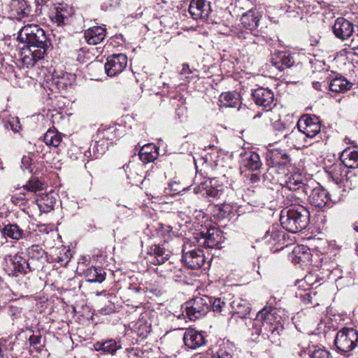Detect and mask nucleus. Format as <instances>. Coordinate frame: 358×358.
Here are the masks:
<instances>
[{
    "label": "nucleus",
    "instance_id": "nucleus-1",
    "mask_svg": "<svg viewBox=\"0 0 358 358\" xmlns=\"http://www.w3.org/2000/svg\"><path fill=\"white\" fill-rule=\"evenodd\" d=\"M18 41L23 44L20 48L23 64L34 67L44 59L50 42L44 30L37 24H27L19 32Z\"/></svg>",
    "mask_w": 358,
    "mask_h": 358
},
{
    "label": "nucleus",
    "instance_id": "nucleus-2",
    "mask_svg": "<svg viewBox=\"0 0 358 358\" xmlns=\"http://www.w3.org/2000/svg\"><path fill=\"white\" fill-rule=\"evenodd\" d=\"M283 330L282 317L278 310L272 306H266L258 312L251 329L252 335L256 338L262 336L275 344L280 342Z\"/></svg>",
    "mask_w": 358,
    "mask_h": 358
},
{
    "label": "nucleus",
    "instance_id": "nucleus-3",
    "mask_svg": "<svg viewBox=\"0 0 358 358\" xmlns=\"http://www.w3.org/2000/svg\"><path fill=\"white\" fill-rule=\"evenodd\" d=\"M310 213L303 206L287 207L281 211V226L287 231L297 233L306 228L309 224Z\"/></svg>",
    "mask_w": 358,
    "mask_h": 358
},
{
    "label": "nucleus",
    "instance_id": "nucleus-4",
    "mask_svg": "<svg viewBox=\"0 0 358 358\" xmlns=\"http://www.w3.org/2000/svg\"><path fill=\"white\" fill-rule=\"evenodd\" d=\"M205 194L204 196V193H203V200L205 199L206 202L210 203L207 210L211 213L214 217L224 219L230 214L231 206L229 204L217 202L223 194L222 190L213 187L207 189L206 187Z\"/></svg>",
    "mask_w": 358,
    "mask_h": 358
},
{
    "label": "nucleus",
    "instance_id": "nucleus-5",
    "mask_svg": "<svg viewBox=\"0 0 358 358\" xmlns=\"http://www.w3.org/2000/svg\"><path fill=\"white\" fill-rule=\"evenodd\" d=\"M334 343L341 353L350 352L357 345L358 333L352 328H343L337 332Z\"/></svg>",
    "mask_w": 358,
    "mask_h": 358
},
{
    "label": "nucleus",
    "instance_id": "nucleus-6",
    "mask_svg": "<svg viewBox=\"0 0 358 358\" xmlns=\"http://www.w3.org/2000/svg\"><path fill=\"white\" fill-rule=\"evenodd\" d=\"M3 269L10 276H17L19 274L27 273L31 266L24 257L20 255H7L3 264Z\"/></svg>",
    "mask_w": 358,
    "mask_h": 358
},
{
    "label": "nucleus",
    "instance_id": "nucleus-7",
    "mask_svg": "<svg viewBox=\"0 0 358 358\" xmlns=\"http://www.w3.org/2000/svg\"><path fill=\"white\" fill-rule=\"evenodd\" d=\"M297 127L303 134L313 138L320 133L321 125L319 118L315 115H305L297 122Z\"/></svg>",
    "mask_w": 358,
    "mask_h": 358
},
{
    "label": "nucleus",
    "instance_id": "nucleus-8",
    "mask_svg": "<svg viewBox=\"0 0 358 358\" xmlns=\"http://www.w3.org/2000/svg\"><path fill=\"white\" fill-rule=\"evenodd\" d=\"M127 57L124 54L113 55L107 58L104 68L108 76H115L121 73L127 66Z\"/></svg>",
    "mask_w": 358,
    "mask_h": 358
},
{
    "label": "nucleus",
    "instance_id": "nucleus-9",
    "mask_svg": "<svg viewBox=\"0 0 358 358\" xmlns=\"http://www.w3.org/2000/svg\"><path fill=\"white\" fill-rule=\"evenodd\" d=\"M347 168L341 162V163L332 164L326 172L336 184H340L345 181L348 182L354 174L351 171H348Z\"/></svg>",
    "mask_w": 358,
    "mask_h": 358
},
{
    "label": "nucleus",
    "instance_id": "nucleus-10",
    "mask_svg": "<svg viewBox=\"0 0 358 358\" xmlns=\"http://www.w3.org/2000/svg\"><path fill=\"white\" fill-rule=\"evenodd\" d=\"M252 96L255 103L265 109L271 110L275 105L273 92L268 88L259 87L255 90Z\"/></svg>",
    "mask_w": 358,
    "mask_h": 358
},
{
    "label": "nucleus",
    "instance_id": "nucleus-11",
    "mask_svg": "<svg viewBox=\"0 0 358 358\" xmlns=\"http://www.w3.org/2000/svg\"><path fill=\"white\" fill-rule=\"evenodd\" d=\"M234 346L227 341H222L220 344L206 352L205 358H233Z\"/></svg>",
    "mask_w": 358,
    "mask_h": 358
},
{
    "label": "nucleus",
    "instance_id": "nucleus-12",
    "mask_svg": "<svg viewBox=\"0 0 358 358\" xmlns=\"http://www.w3.org/2000/svg\"><path fill=\"white\" fill-rule=\"evenodd\" d=\"M308 199L313 206L320 208L325 207L330 201L334 203L337 201L335 199H333L330 197L326 189L320 187L311 190Z\"/></svg>",
    "mask_w": 358,
    "mask_h": 358
},
{
    "label": "nucleus",
    "instance_id": "nucleus-13",
    "mask_svg": "<svg viewBox=\"0 0 358 358\" xmlns=\"http://www.w3.org/2000/svg\"><path fill=\"white\" fill-rule=\"evenodd\" d=\"M332 30L336 38L344 41L352 36L354 26L344 17H338L336 20Z\"/></svg>",
    "mask_w": 358,
    "mask_h": 358
},
{
    "label": "nucleus",
    "instance_id": "nucleus-14",
    "mask_svg": "<svg viewBox=\"0 0 358 358\" xmlns=\"http://www.w3.org/2000/svg\"><path fill=\"white\" fill-rule=\"evenodd\" d=\"M271 64L280 71L291 67L294 63L292 55L287 52H278L274 54L271 59Z\"/></svg>",
    "mask_w": 358,
    "mask_h": 358
},
{
    "label": "nucleus",
    "instance_id": "nucleus-15",
    "mask_svg": "<svg viewBox=\"0 0 358 358\" xmlns=\"http://www.w3.org/2000/svg\"><path fill=\"white\" fill-rule=\"evenodd\" d=\"M201 250H192L187 252L184 256L183 259L187 264V266L192 268V270H195V271H192L191 273L192 275L194 276H199L201 273L200 268L201 267Z\"/></svg>",
    "mask_w": 358,
    "mask_h": 358
},
{
    "label": "nucleus",
    "instance_id": "nucleus-16",
    "mask_svg": "<svg viewBox=\"0 0 358 358\" xmlns=\"http://www.w3.org/2000/svg\"><path fill=\"white\" fill-rule=\"evenodd\" d=\"M343 164L349 169L358 168V146L345 148L340 156Z\"/></svg>",
    "mask_w": 358,
    "mask_h": 358
},
{
    "label": "nucleus",
    "instance_id": "nucleus-17",
    "mask_svg": "<svg viewBox=\"0 0 358 358\" xmlns=\"http://www.w3.org/2000/svg\"><path fill=\"white\" fill-rule=\"evenodd\" d=\"M284 186L289 190H301L310 189L308 185L303 182V176L299 173L287 174Z\"/></svg>",
    "mask_w": 358,
    "mask_h": 358
},
{
    "label": "nucleus",
    "instance_id": "nucleus-18",
    "mask_svg": "<svg viewBox=\"0 0 358 358\" xmlns=\"http://www.w3.org/2000/svg\"><path fill=\"white\" fill-rule=\"evenodd\" d=\"M106 29L103 27H93L85 32V38L90 45H96L103 41L106 37Z\"/></svg>",
    "mask_w": 358,
    "mask_h": 358
},
{
    "label": "nucleus",
    "instance_id": "nucleus-19",
    "mask_svg": "<svg viewBox=\"0 0 358 358\" xmlns=\"http://www.w3.org/2000/svg\"><path fill=\"white\" fill-rule=\"evenodd\" d=\"M10 9L13 14L20 20L28 17L31 9L25 0H12Z\"/></svg>",
    "mask_w": 358,
    "mask_h": 358
},
{
    "label": "nucleus",
    "instance_id": "nucleus-20",
    "mask_svg": "<svg viewBox=\"0 0 358 358\" xmlns=\"http://www.w3.org/2000/svg\"><path fill=\"white\" fill-rule=\"evenodd\" d=\"M206 234L203 232V238H205V242L203 246L214 248L217 247L222 242V236L221 231L215 227H208Z\"/></svg>",
    "mask_w": 358,
    "mask_h": 358
},
{
    "label": "nucleus",
    "instance_id": "nucleus-21",
    "mask_svg": "<svg viewBox=\"0 0 358 358\" xmlns=\"http://www.w3.org/2000/svg\"><path fill=\"white\" fill-rule=\"evenodd\" d=\"M241 164L244 168L254 171L259 170L262 163L259 155L257 152L248 151L245 152L242 156Z\"/></svg>",
    "mask_w": 358,
    "mask_h": 358
},
{
    "label": "nucleus",
    "instance_id": "nucleus-22",
    "mask_svg": "<svg viewBox=\"0 0 358 358\" xmlns=\"http://www.w3.org/2000/svg\"><path fill=\"white\" fill-rule=\"evenodd\" d=\"M269 159V164L273 166L285 167L289 164L290 159L289 155L280 150H273L267 155Z\"/></svg>",
    "mask_w": 358,
    "mask_h": 358
},
{
    "label": "nucleus",
    "instance_id": "nucleus-23",
    "mask_svg": "<svg viewBox=\"0 0 358 358\" xmlns=\"http://www.w3.org/2000/svg\"><path fill=\"white\" fill-rule=\"evenodd\" d=\"M260 17L259 12L257 9H250L242 15L241 24L245 29L253 30L258 27Z\"/></svg>",
    "mask_w": 358,
    "mask_h": 358
},
{
    "label": "nucleus",
    "instance_id": "nucleus-24",
    "mask_svg": "<svg viewBox=\"0 0 358 358\" xmlns=\"http://www.w3.org/2000/svg\"><path fill=\"white\" fill-rule=\"evenodd\" d=\"M120 136L119 129L115 126H110L107 128L99 129L96 133V138L102 142L112 144L113 141Z\"/></svg>",
    "mask_w": 358,
    "mask_h": 358
},
{
    "label": "nucleus",
    "instance_id": "nucleus-25",
    "mask_svg": "<svg viewBox=\"0 0 358 358\" xmlns=\"http://www.w3.org/2000/svg\"><path fill=\"white\" fill-rule=\"evenodd\" d=\"M56 199L52 192L39 194L36 199V204L42 213H49L53 208Z\"/></svg>",
    "mask_w": 358,
    "mask_h": 358
},
{
    "label": "nucleus",
    "instance_id": "nucleus-26",
    "mask_svg": "<svg viewBox=\"0 0 358 358\" xmlns=\"http://www.w3.org/2000/svg\"><path fill=\"white\" fill-rule=\"evenodd\" d=\"M2 234L14 241H19L25 236V231L17 224H6L1 230Z\"/></svg>",
    "mask_w": 358,
    "mask_h": 358
},
{
    "label": "nucleus",
    "instance_id": "nucleus-27",
    "mask_svg": "<svg viewBox=\"0 0 358 358\" xmlns=\"http://www.w3.org/2000/svg\"><path fill=\"white\" fill-rule=\"evenodd\" d=\"M68 84L67 78L65 75L56 76L53 74L52 79L47 81L45 85L52 92L57 93L66 90Z\"/></svg>",
    "mask_w": 358,
    "mask_h": 358
},
{
    "label": "nucleus",
    "instance_id": "nucleus-28",
    "mask_svg": "<svg viewBox=\"0 0 358 358\" xmlns=\"http://www.w3.org/2000/svg\"><path fill=\"white\" fill-rule=\"evenodd\" d=\"M121 348V344L114 339H108L103 342H96L94 343V349L96 351H101L105 354L112 355Z\"/></svg>",
    "mask_w": 358,
    "mask_h": 358
},
{
    "label": "nucleus",
    "instance_id": "nucleus-29",
    "mask_svg": "<svg viewBox=\"0 0 358 358\" xmlns=\"http://www.w3.org/2000/svg\"><path fill=\"white\" fill-rule=\"evenodd\" d=\"M108 143H106L96 138L94 144L90 145L85 155L92 158H99L105 153L108 148Z\"/></svg>",
    "mask_w": 358,
    "mask_h": 358
},
{
    "label": "nucleus",
    "instance_id": "nucleus-30",
    "mask_svg": "<svg viewBox=\"0 0 358 358\" xmlns=\"http://www.w3.org/2000/svg\"><path fill=\"white\" fill-rule=\"evenodd\" d=\"M140 159L144 163L153 162L158 157L156 146L153 143L143 145L138 153Z\"/></svg>",
    "mask_w": 358,
    "mask_h": 358
},
{
    "label": "nucleus",
    "instance_id": "nucleus-31",
    "mask_svg": "<svg viewBox=\"0 0 358 358\" xmlns=\"http://www.w3.org/2000/svg\"><path fill=\"white\" fill-rule=\"evenodd\" d=\"M183 340L186 346L196 349L201 345V333L194 329H189L184 334Z\"/></svg>",
    "mask_w": 358,
    "mask_h": 358
},
{
    "label": "nucleus",
    "instance_id": "nucleus-32",
    "mask_svg": "<svg viewBox=\"0 0 358 358\" xmlns=\"http://www.w3.org/2000/svg\"><path fill=\"white\" fill-rule=\"evenodd\" d=\"M226 303L221 299H213L203 295V312L211 309L214 313H221Z\"/></svg>",
    "mask_w": 358,
    "mask_h": 358
},
{
    "label": "nucleus",
    "instance_id": "nucleus-33",
    "mask_svg": "<svg viewBox=\"0 0 358 358\" xmlns=\"http://www.w3.org/2000/svg\"><path fill=\"white\" fill-rule=\"evenodd\" d=\"M292 192L286 196L284 201L287 207H292L295 206H302L301 203L302 199H304L308 193L309 189L301 190H291Z\"/></svg>",
    "mask_w": 358,
    "mask_h": 358
},
{
    "label": "nucleus",
    "instance_id": "nucleus-34",
    "mask_svg": "<svg viewBox=\"0 0 358 358\" xmlns=\"http://www.w3.org/2000/svg\"><path fill=\"white\" fill-rule=\"evenodd\" d=\"M285 233L279 229L278 226H271L266 231L264 239L270 244L280 243L284 240Z\"/></svg>",
    "mask_w": 358,
    "mask_h": 358
},
{
    "label": "nucleus",
    "instance_id": "nucleus-35",
    "mask_svg": "<svg viewBox=\"0 0 358 358\" xmlns=\"http://www.w3.org/2000/svg\"><path fill=\"white\" fill-rule=\"evenodd\" d=\"M352 83L343 77H337L332 79L329 84V90L332 92L343 93L350 90Z\"/></svg>",
    "mask_w": 358,
    "mask_h": 358
},
{
    "label": "nucleus",
    "instance_id": "nucleus-36",
    "mask_svg": "<svg viewBox=\"0 0 358 358\" xmlns=\"http://www.w3.org/2000/svg\"><path fill=\"white\" fill-rule=\"evenodd\" d=\"M231 306L234 314H236L239 317L245 318L250 312L249 303L243 299H238L234 300Z\"/></svg>",
    "mask_w": 358,
    "mask_h": 358
},
{
    "label": "nucleus",
    "instance_id": "nucleus-37",
    "mask_svg": "<svg viewBox=\"0 0 358 358\" xmlns=\"http://www.w3.org/2000/svg\"><path fill=\"white\" fill-rule=\"evenodd\" d=\"M87 281L101 283L105 280L106 272L101 268L92 266L85 271Z\"/></svg>",
    "mask_w": 358,
    "mask_h": 358
},
{
    "label": "nucleus",
    "instance_id": "nucleus-38",
    "mask_svg": "<svg viewBox=\"0 0 358 358\" xmlns=\"http://www.w3.org/2000/svg\"><path fill=\"white\" fill-rule=\"evenodd\" d=\"M55 13L52 16L53 20L59 26H62L69 22V17L71 14V10H69L66 6L59 5L55 8Z\"/></svg>",
    "mask_w": 358,
    "mask_h": 358
},
{
    "label": "nucleus",
    "instance_id": "nucleus-39",
    "mask_svg": "<svg viewBox=\"0 0 358 358\" xmlns=\"http://www.w3.org/2000/svg\"><path fill=\"white\" fill-rule=\"evenodd\" d=\"M219 101L221 106L236 108L239 104L238 95L235 92H224L220 96Z\"/></svg>",
    "mask_w": 358,
    "mask_h": 358
},
{
    "label": "nucleus",
    "instance_id": "nucleus-40",
    "mask_svg": "<svg viewBox=\"0 0 358 358\" xmlns=\"http://www.w3.org/2000/svg\"><path fill=\"white\" fill-rule=\"evenodd\" d=\"M153 254L150 255L153 259L150 262L155 264H162L169 259V253L164 248L155 245L154 248L151 249Z\"/></svg>",
    "mask_w": 358,
    "mask_h": 358
},
{
    "label": "nucleus",
    "instance_id": "nucleus-41",
    "mask_svg": "<svg viewBox=\"0 0 358 358\" xmlns=\"http://www.w3.org/2000/svg\"><path fill=\"white\" fill-rule=\"evenodd\" d=\"M43 141L48 146L57 148L62 142V136L58 131L49 129L44 135Z\"/></svg>",
    "mask_w": 358,
    "mask_h": 358
},
{
    "label": "nucleus",
    "instance_id": "nucleus-42",
    "mask_svg": "<svg viewBox=\"0 0 358 358\" xmlns=\"http://www.w3.org/2000/svg\"><path fill=\"white\" fill-rule=\"evenodd\" d=\"M269 109H266L263 112L256 113L252 120L254 123L259 127H264L268 125L271 122V117Z\"/></svg>",
    "mask_w": 358,
    "mask_h": 358
},
{
    "label": "nucleus",
    "instance_id": "nucleus-43",
    "mask_svg": "<svg viewBox=\"0 0 358 358\" xmlns=\"http://www.w3.org/2000/svg\"><path fill=\"white\" fill-rule=\"evenodd\" d=\"M195 299L185 303L186 315L190 320H196L201 317L199 306H194Z\"/></svg>",
    "mask_w": 358,
    "mask_h": 358
},
{
    "label": "nucleus",
    "instance_id": "nucleus-44",
    "mask_svg": "<svg viewBox=\"0 0 358 358\" xmlns=\"http://www.w3.org/2000/svg\"><path fill=\"white\" fill-rule=\"evenodd\" d=\"M284 137L287 139V143H289V145L296 147L301 144V138H303V134L298 129L297 130H292L290 133L285 134Z\"/></svg>",
    "mask_w": 358,
    "mask_h": 358
},
{
    "label": "nucleus",
    "instance_id": "nucleus-45",
    "mask_svg": "<svg viewBox=\"0 0 358 358\" xmlns=\"http://www.w3.org/2000/svg\"><path fill=\"white\" fill-rule=\"evenodd\" d=\"M189 13L194 20L201 18V0H192L189 6Z\"/></svg>",
    "mask_w": 358,
    "mask_h": 358
},
{
    "label": "nucleus",
    "instance_id": "nucleus-46",
    "mask_svg": "<svg viewBox=\"0 0 358 358\" xmlns=\"http://www.w3.org/2000/svg\"><path fill=\"white\" fill-rule=\"evenodd\" d=\"M44 254V250L39 245H32L27 249V255L30 259H39Z\"/></svg>",
    "mask_w": 358,
    "mask_h": 358
},
{
    "label": "nucleus",
    "instance_id": "nucleus-47",
    "mask_svg": "<svg viewBox=\"0 0 358 358\" xmlns=\"http://www.w3.org/2000/svg\"><path fill=\"white\" fill-rule=\"evenodd\" d=\"M310 358H329V353L324 348L313 346L309 350Z\"/></svg>",
    "mask_w": 358,
    "mask_h": 358
},
{
    "label": "nucleus",
    "instance_id": "nucleus-48",
    "mask_svg": "<svg viewBox=\"0 0 358 358\" xmlns=\"http://www.w3.org/2000/svg\"><path fill=\"white\" fill-rule=\"evenodd\" d=\"M237 38L241 42H245V45L255 43L253 36L251 32L241 31L237 33Z\"/></svg>",
    "mask_w": 358,
    "mask_h": 358
},
{
    "label": "nucleus",
    "instance_id": "nucleus-49",
    "mask_svg": "<svg viewBox=\"0 0 358 358\" xmlns=\"http://www.w3.org/2000/svg\"><path fill=\"white\" fill-rule=\"evenodd\" d=\"M43 184L36 179H31L29 181V182L24 186V187L30 192H36L38 190L42 189Z\"/></svg>",
    "mask_w": 358,
    "mask_h": 358
},
{
    "label": "nucleus",
    "instance_id": "nucleus-50",
    "mask_svg": "<svg viewBox=\"0 0 358 358\" xmlns=\"http://www.w3.org/2000/svg\"><path fill=\"white\" fill-rule=\"evenodd\" d=\"M21 163V168L23 170H27L29 173L33 171V159L29 155L23 156Z\"/></svg>",
    "mask_w": 358,
    "mask_h": 358
},
{
    "label": "nucleus",
    "instance_id": "nucleus-51",
    "mask_svg": "<svg viewBox=\"0 0 358 358\" xmlns=\"http://www.w3.org/2000/svg\"><path fill=\"white\" fill-rule=\"evenodd\" d=\"M313 294L315 295L316 292L310 290L306 292V290H305L303 294L296 293V296H299L305 303H313Z\"/></svg>",
    "mask_w": 358,
    "mask_h": 358
},
{
    "label": "nucleus",
    "instance_id": "nucleus-52",
    "mask_svg": "<svg viewBox=\"0 0 358 358\" xmlns=\"http://www.w3.org/2000/svg\"><path fill=\"white\" fill-rule=\"evenodd\" d=\"M14 132H17L20 129V121L17 117H11L6 124V128H9Z\"/></svg>",
    "mask_w": 358,
    "mask_h": 358
},
{
    "label": "nucleus",
    "instance_id": "nucleus-53",
    "mask_svg": "<svg viewBox=\"0 0 358 358\" xmlns=\"http://www.w3.org/2000/svg\"><path fill=\"white\" fill-rule=\"evenodd\" d=\"M294 252L297 255L301 252L304 259L308 258L310 255L309 248L303 245L298 246L294 249Z\"/></svg>",
    "mask_w": 358,
    "mask_h": 358
},
{
    "label": "nucleus",
    "instance_id": "nucleus-54",
    "mask_svg": "<svg viewBox=\"0 0 358 358\" xmlns=\"http://www.w3.org/2000/svg\"><path fill=\"white\" fill-rule=\"evenodd\" d=\"M216 341H217L216 336H210V335H207V334H206V335L203 334V341H202L203 346H204L208 343H210V344L215 343H216Z\"/></svg>",
    "mask_w": 358,
    "mask_h": 358
},
{
    "label": "nucleus",
    "instance_id": "nucleus-55",
    "mask_svg": "<svg viewBox=\"0 0 358 358\" xmlns=\"http://www.w3.org/2000/svg\"><path fill=\"white\" fill-rule=\"evenodd\" d=\"M203 163L206 164V166L209 167H212L215 164V162L212 159L211 155H209V157L208 155L203 157Z\"/></svg>",
    "mask_w": 358,
    "mask_h": 358
},
{
    "label": "nucleus",
    "instance_id": "nucleus-56",
    "mask_svg": "<svg viewBox=\"0 0 358 358\" xmlns=\"http://www.w3.org/2000/svg\"><path fill=\"white\" fill-rule=\"evenodd\" d=\"M191 73L192 71L190 70L189 65L187 64H183L182 69L180 70V74L185 75Z\"/></svg>",
    "mask_w": 358,
    "mask_h": 358
},
{
    "label": "nucleus",
    "instance_id": "nucleus-57",
    "mask_svg": "<svg viewBox=\"0 0 358 358\" xmlns=\"http://www.w3.org/2000/svg\"><path fill=\"white\" fill-rule=\"evenodd\" d=\"M29 342L31 345L38 344L41 342V337L33 335L30 336Z\"/></svg>",
    "mask_w": 358,
    "mask_h": 358
},
{
    "label": "nucleus",
    "instance_id": "nucleus-58",
    "mask_svg": "<svg viewBox=\"0 0 358 358\" xmlns=\"http://www.w3.org/2000/svg\"><path fill=\"white\" fill-rule=\"evenodd\" d=\"M52 0H35L36 4L41 6H48V3L50 1H52Z\"/></svg>",
    "mask_w": 358,
    "mask_h": 358
},
{
    "label": "nucleus",
    "instance_id": "nucleus-59",
    "mask_svg": "<svg viewBox=\"0 0 358 358\" xmlns=\"http://www.w3.org/2000/svg\"><path fill=\"white\" fill-rule=\"evenodd\" d=\"M203 14L205 10L210 11V3L203 0ZM204 19V15H203V20Z\"/></svg>",
    "mask_w": 358,
    "mask_h": 358
},
{
    "label": "nucleus",
    "instance_id": "nucleus-60",
    "mask_svg": "<svg viewBox=\"0 0 358 358\" xmlns=\"http://www.w3.org/2000/svg\"><path fill=\"white\" fill-rule=\"evenodd\" d=\"M178 185L177 183H171L170 184V186H171V188L174 191V192H180V189H178V188H175L174 185Z\"/></svg>",
    "mask_w": 358,
    "mask_h": 358
},
{
    "label": "nucleus",
    "instance_id": "nucleus-61",
    "mask_svg": "<svg viewBox=\"0 0 358 358\" xmlns=\"http://www.w3.org/2000/svg\"><path fill=\"white\" fill-rule=\"evenodd\" d=\"M206 20L207 23H214V20L209 17L208 13H207L206 15Z\"/></svg>",
    "mask_w": 358,
    "mask_h": 358
},
{
    "label": "nucleus",
    "instance_id": "nucleus-62",
    "mask_svg": "<svg viewBox=\"0 0 358 358\" xmlns=\"http://www.w3.org/2000/svg\"><path fill=\"white\" fill-rule=\"evenodd\" d=\"M252 180H254V181H257V180H258L259 178L257 175H252Z\"/></svg>",
    "mask_w": 358,
    "mask_h": 358
},
{
    "label": "nucleus",
    "instance_id": "nucleus-63",
    "mask_svg": "<svg viewBox=\"0 0 358 358\" xmlns=\"http://www.w3.org/2000/svg\"><path fill=\"white\" fill-rule=\"evenodd\" d=\"M319 85V83H313V87L315 88V89H317V86Z\"/></svg>",
    "mask_w": 358,
    "mask_h": 358
},
{
    "label": "nucleus",
    "instance_id": "nucleus-64",
    "mask_svg": "<svg viewBox=\"0 0 358 358\" xmlns=\"http://www.w3.org/2000/svg\"><path fill=\"white\" fill-rule=\"evenodd\" d=\"M0 358H3V354L2 352L1 348H0Z\"/></svg>",
    "mask_w": 358,
    "mask_h": 358
}]
</instances>
